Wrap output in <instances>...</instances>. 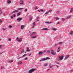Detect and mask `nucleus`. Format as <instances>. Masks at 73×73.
Returning a JSON list of instances; mask_svg holds the SVG:
<instances>
[{"label":"nucleus","instance_id":"obj_1","mask_svg":"<svg viewBox=\"0 0 73 73\" xmlns=\"http://www.w3.org/2000/svg\"><path fill=\"white\" fill-rule=\"evenodd\" d=\"M47 60H50V58L49 57H47L46 58H44L42 59L41 60H40V62H41V61H44Z\"/></svg>","mask_w":73,"mask_h":73},{"label":"nucleus","instance_id":"obj_26","mask_svg":"<svg viewBox=\"0 0 73 73\" xmlns=\"http://www.w3.org/2000/svg\"><path fill=\"white\" fill-rule=\"evenodd\" d=\"M27 52H30V50H29V48L27 47Z\"/></svg>","mask_w":73,"mask_h":73},{"label":"nucleus","instance_id":"obj_12","mask_svg":"<svg viewBox=\"0 0 73 73\" xmlns=\"http://www.w3.org/2000/svg\"><path fill=\"white\" fill-rule=\"evenodd\" d=\"M43 53V52H39L38 53V55L39 56H41V55H42V54Z\"/></svg>","mask_w":73,"mask_h":73},{"label":"nucleus","instance_id":"obj_4","mask_svg":"<svg viewBox=\"0 0 73 73\" xmlns=\"http://www.w3.org/2000/svg\"><path fill=\"white\" fill-rule=\"evenodd\" d=\"M51 53L53 56H54V55L56 54V53L54 52V51L53 50H52L51 52Z\"/></svg>","mask_w":73,"mask_h":73},{"label":"nucleus","instance_id":"obj_44","mask_svg":"<svg viewBox=\"0 0 73 73\" xmlns=\"http://www.w3.org/2000/svg\"><path fill=\"white\" fill-rule=\"evenodd\" d=\"M28 9H26L25 10V12H27V11Z\"/></svg>","mask_w":73,"mask_h":73},{"label":"nucleus","instance_id":"obj_51","mask_svg":"<svg viewBox=\"0 0 73 73\" xmlns=\"http://www.w3.org/2000/svg\"><path fill=\"white\" fill-rule=\"evenodd\" d=\"M57 24L58 25L60 24V22H58Z\"/></svg>","mask_w":73,"mask_h":73},{"label":"nucleus","instance_id":"obj_62","mask_svg":"<svg viewBox=\"0 0 73 73\" xmlns=\"http://www.w3.org/2000/svg\"><path fill=\"white\" fill-rule=\"evenodd\" d=\"M39 21L38 20H37L36 21V22L38 21Z\"/></svg>","mask_w":73,"mask_h":73},{"label":"nucleus","instance_id":"obj_31","mask_svg":"<svg viewBox=\"0 0 73 73\" xmlns=\"http://www.w3.org/2000/svg\"><path fill=\"white\" fill-rule=\"evenodd\" d=\"M9 28H12V26L10 25L9 26Z\"/></svg>","mask_w":73,"mask_h":73},{"label":"nucleus","instance_id":"obj_21","mask_svg":"<svg viewBox=\"0 0 73 73\" xmlns=\"http://www.w3.org/2000/svg\"><path fill=\"white\" fill-rule=\"evenodd\" d=\"M70 35H73V31H70Z\"/></svg>","mask_w":73,"mask_h":73},{"label":"nucleus","instance_id":"obj_10","mask_svg":"<svg viewBox=\"0 0 73 73\" xmlns=\"http://www.w3.org/2000/svg\"><path fill=\"white\" fill-rule=\"evenodd\" d=\"M38 36V35H35L34 36H31V38H36Z\"/></svg>","mask_w":73,"mask_h":73},{"label":"nucleus","instance_id":"obj_42","mask_svg":"<svg viewBox=\"0 0 73 73\" xmlns=\"http://www.w3.org/2000/svg\"><path fill=\"white\" fill-rule=\"evenodd\" d=\"M52 11V10H50L48 12H51Z\"/></svg>","mask_w":73,"mask_h":73},{"label":"nucleus","instance_id":"obj_23","mask_svg":"<svg viewBox=\"0 0 73 73\" xmlns=\"http://www.w3.org/2000/svg\"><path fill=\"white\" fill-rule=\"evenodd\" d=\"M48 63H46L44 64V66H48Z\"/></svg>","mask_w":73,"mask_h":73},{"label":"nucleus","instance_id":"obj_52","mask_svg":"<svg viewBox=\"0 0 73 73\" xmlns=\"http://www.w3.org/2000/svg\"><path fill=\"white\" fill-rule=\"evenodd\" d=\"M38 19H39V18H38V17H37L36 18V19L37 20H38Z\"/></svg>","mask_w":73,"mask_h":73},{"label":"nucleus","instance_id":"obj_58","mask_svg":"<svg viewBox=\"0 0 73 73\" xmlns=\"http://www.w3.org/2000/svg\"><path fill=\"white\" fill-rule=\"evenodd\" d=\"M60 51V50H58L57 51V52H59V51Z\"/></svg>","mask_w":73,"mask_h":73},{"label":"nucleus","instance_id":"obj_22","mask_svg":"<svg viewBox=\"0 0 73 73\" xmlns=\"http://www.w3.org/2000/svg\"><path fill=\"white\" fill-rule=\"evenodd\" d=\"M3 13V11L1 10V9H0V14L1 15V13Z\"/></svg>","mask_w":73,"mask_h":73},{"label":"nucleus","instance_id":"obj_18","mask_svg":"<svg viewBox=\"0 0 73 73\" xmlns=\"http://www.w3.org/2000/svg\"><path fill=\"white\" fill-rule=\"evenodd\" d=\"M36 34V32H34L33 33H32V34H31V36H33V35H35Z\"/></svg>","mask_w":73,"mask_h":73},{"label":"nucleus","instance_id":"obj_39","mask_svg":"<svg viewBox=\"0 0 73 73\" xmlns=\"http://www.w3.org/2000/svg\"><path fill=\"white\" fill-rule=\"evenodd\" d=\"M13 17H16V15H15V14H13Z\"/></svg>","mask_w":73,"mask_h":73},{"label":"nucleus","instance_id":"obj_57","mask_svg":"<svg viewBox=\"0 0 73 73\" xmlns=\"http://www.w3.org/2000/svg\"><path fill=\"white\" fill-rule=\"evenodd\" d=\"M70 72H73V70H71Z\"/></svg>","mask_w":73,"mask_h":73},{"label":"nucleus","instance_id":"obj_59","mask_svg":"<svg viewBox=\"0 0 73 73\" xmlns=\"http://www.w3.org/2000/svg\"><path fill=\"white\" fill-rule=\"evenodd\" d=\"M20 57L18 58V60H19V59H20Z\"/></svg>","mask_w":73,"mask_h":73},{"label":"nucleus","instance_id":"obj_49","mask_svg":"<svg viewBox=\"0 0 73 73\" xmlns=\"http://www.w3.org/2000/svg\"><path fill=\"white\" fill-rule=\"evenodd\" d=\"M60 49V47H59L58 48V50H59Z\"/></svg>","mask_w":73,"mask_h":73},{"label":"nucleus","instance_id":"obj_24","mask_svg":"<svg viewBox=\"0 0 73 73\" xmlns=\"http://www.w3.org/2000/svg\"><path fill=\"white\" fill-rule=\"evenodd\" d=\"M20 15L21 14L20 13H18L17 15V16H20Z\"/></svg>","mask_w":73,"mask_h":73},{"label":"nucleus","instance_id":"obj_38","mask_svg":"<svg viewBox=\"0 0 73 73\" xmlns=\"http://www.w3.org/2000/svg\"><path fill=\"white\" fill-rule=\"evenodd\" d=\"M35 9H38V8H37V7L36 6L35 7Z\"/></svg>","mask_w":73,"mask_h":73},{"label":"nucleus","instance_id":"obj_45","mask_svg":"<svg viewBox=\"0 0 73 73\" xmlns=\"http://www.w3.org/2000/svg\"><path fill=\"white\" fill-rule=\"evenodd\" d=\"M40 11H42V12H44V10L42 9H40Z\"/></svg>","mask_w":73,"mask_h":73},{"label":"nucleus","instance_id":"obj_28","mask_svg":"<svg viewBox=\"0 0 73 73\" xmlns=\"http://www.w3.org/2000/svg\"><path fill=\"white\" fill-rule=\"evenodd\" d=\"M50 69L52 68V67H53V65H52L51 66L50 64Z\"/></svg>","mask_w":73,"mask_h":73},{"label":"nucleus","instance_id":"obj_34","mask_svg":"<svg viewBox=\"0 0 73 73\" xmlns=\"http://www.w3.org/2000/svg\"><path fill=\"white\" fill-rule=\"evenodd\" d=\"M62 43V42H59L58 44H59V45H61V44Z\"/></svg>","mask_w":73,"mask_h":73},{"label":"nucleus","instance_id":"obj_19","mask_svg":"<svg viewBox=\"0 0 73 73\" xmlns=\"http://www.w3.org/2000/svg\"><path fill=\"white\" fill-rule=\"evenodd\" d=\"M52 22H45V23H46V24H51V23H52Z\"/></svg>","mask_w":73,"mask_h":73},{"label":"nucleus","instance_id":"obj_47","mask_svg":"<svg viewBox=\"0 0 73 73\" xmlns=\"http://www.w3.org/2000/svg\"><path fill=\"white\" fill-rule=\"evenodd\" d=\"M50 51H49V50L47 51V52H48V53H50Z\"/></svg>","mask_w":73,"mask_h":73},{"label":"nucleus","instance_id":"obj_32","mask_svg":"<svg viewBox=\"0 0 73 73\" xmlns=\"http://www.w3.org/2000/svg\"><path fill=\"white\" fill-rule=\"evenodd\" d=\"M32 17H30L29 20H30V21H32Z\"/></svg>","mask_w":73,"mask_h":73},{"label":"nucleus","instance_id":"obj_29","mask_svg":"<svg viewBox=\"0 0 73 73\" xmlns=\"http://www.w3.org/2000/svg\"><path fill=\"white\" fill-rule=\"evenodd\" d=\"M13 62V60H9V62L10 63V62Z\"/></svg>","mask_w":73,"mask_h":73},{"label":"nucleus","instance_id":"obj_54","mask_svg":"<svg viewBox=\"0 0 73 73\" xmlns=\"http://www.w3.org/2000/svg\"><path fill=\"white\" fill-rule=\"evenodd\" d=\"M13 16H11V19H13Z\"/></svg>","mask_w":73,"mask_h":73},{"label":"nucleus","instance_id":"obj_61","mask_svg":"<svg viewBox=\"0 0 73 73\" xmlns=\"http://www.w3.org/2000/svg\"><path fill=\"white\" fill-rule=\"evenodd\" d=\"M57 66V68L58 67V66Z\"/></svg>","mask_w":73,"mask_h":73},{"label":"nucleus","instance_id":"obj_56","mask_svg":"<svg viewBox=\"0 0 73 73\" xmlns=\"http://www.w3.org/2000/svg\"><path fill=\"white\" fill-rule=\"evenodd\" d=\"M3 52L2 53H1L0 54H0H2V53H3Z\"/></svg>","mask_w":73,"mask_h":73},{"label":"nucleus","instance_id":"obj_40","mask_svg":"<svg viewBox=\"0 0 73 73\" xmlns=\"http://www.w3.org/2000/svg\"><path fill=\"white\" fill-rule=\"evenodd\" d=\"M2 30H3V31H5V29L4 28H3L2 29Z\"/></svg>","mask_w":73,"mask_h":73},{"label":"nucleus","instance_id":"obj_3","mask_svg":"<svg viewBox=\"0 0 73 73\" xmlns=\"http://www.w3.org/2000/svg\"><path fill=\"white\" fill-rule=\"evenodd\" d=\"M35 69H33L29 70L28 72L29 73H33L35 70Z\"/></svg>","mask_w":73,"mask_h":73},{"label":"nucleus","instance_id":"obj_20","mask_svg":"<svg viewBox=\"0 0 73 73\" xmlns=\"http://www.w3.org/2000/svg\"><path fill=\"white\" fill-rule=\"evenodd\" d=\"M71 17V16L69 15L68 17L66 18V19H69Z\"/></svg>","mask_w":73,"mask_h":73},{"label":"nucleus","instance_id":"obj_30","mask_svg":"<svg viewBox=\"0 0 73 73\" xmlns=\"http://www.w3.org/2000/svg\"><path fill=\"white\" fill-rule=\"evenodd\" d=\"M18 10H22V9H23V8H18Z\"/></svg>","mask_w":73,"mask_h":73},{"label":"nucleus","instance_id":"obj_55","mask_svg":"<svg viewBox=\"0 0 73 73\" xmlns=\"http://www.w3.org/2000/svg\"><path fill=\"white\" fill-rule=\"evenodd\" d=\"M1 22H2V21L1 20H0V23H1Z\"/></svg>","mask_w":73,"mask_h":73},{"label":"nucleus","instance_id":"obj_11","mask_svg":"<svg viewBox=\"0 0 73 73\" xmlns=\"http://www.w3.org/2000/svg\"><path fill=\"white\" fill-rule=\"evenodd\" d=\"M70 56V55H67L65 57V58L64 59V60H66V59H67L68 58H69V57Z\"/></svg>","mask_w":73,"mask_h":73},{"label":"nucleus","instance_id":"obj_35","mask_svg":"<svg viewBox=\"0 0 73 73\" xmlns=\"http://www.w3.org/2000/svg\"><path fill=\"white\" fill-rule=\"evenodd\" d=\"M62 21H65V19L64 18H62Z\"/></svg>","mask_w":73,"mask_h":73},{"label":"nucleus","instance_id":"obj_46","mask_svg":"<svg viewBox=\"0 0 73 73\" xmlns=\"http://www.w3.org/2000/svg\"><path fill=\"white\" fill-rule=\"evenodd\" d=\"M31 56V54L30 53L29 54V56Z\"/></svg>","mask_w":73,"mask_h":73},{"label":"nucleus","instance_id":"obj_5","mask_svg":"<svg viewBox=\"0 0 73 73\" xmlns=\"http://www.w3.org/2000/svg\"><path fill=\"white\" fill-rule=\"evenodd\" d=\"M58 57V58L59 60H63V58H64V56H59Z\"/></svg>","mask_w":73,"mask_h":73},{"label":"nucleus","instance_id":"obj_60","mask_svg":"<svg viewBox=\"0 0 73 73\" xmlns=\"http://www.w3.org/2000/svg\"><path fill=\"white\" fill-rule=\"evenodd\" d=\"M38 12H40V11L38 10Z\"/></svg>","mask_w":73,"mask_h":73},{"label":"nucleus","instance_id":"obj_64","mask_svg":"<svg viewBox=\"0 0 73 73\" xmlns=\"http://www.w3.org/2000/svg\"><path fill=\"white\" fill-rule=\"evenodd\" d=\"M48 70H49V69H48L47 70V71H48Z\"/></svg>","mask_w":73,"mask_h":73},{"label":"nucleus","instance_id":"obj_15","mask_svg":"<svg viewBox=\"0 0 73 73\" xmlns=\"http://www.w3.org/2000/svg\"><path fill=\"white\" fill-rule=\"evenodd\" d=\"M22 62L21 61H19L18 62V65H21Z\"/></svg>","mask_w":73,"mask_h":73},{"label":"nucleus","instance_id":"obj_53","mask_svg":"<svg viewBox=\"0 0 73 73\" xmlns=\"http://www.w3.org/2000/svg\"><path fill=\"white\" fill-rule=\"evenodd\" d=\"M23 56H21L19 57V58H23Z\"/></svg>","mask_w":73,"mask_h":73},{"label":"nucleus","instance_id":"obj_14","mask_svg":"<svg viewBox=\"0 0 73 73\" xmlns=\"http://www.w3.org/2000/svg\"><path fill=\"white\" fill-rule=\"evenodd\" d=\"M25 27V26L24 25H22L21 26V28L22 29H23Z\"/></svg>","mask_w":73,"mask_h":73},{"label":"nucleus","instance_id":"obj_2","mask_svg":"<svg viewBox=\"0 0 73 73\" xmlns=\"http://www.w3.org/2000/svg\"><path fill=\"white\" fill-rule=\"evenodd\" d=\"M22 38H19V37H17V40L18 42H21L22 41Z\"/></svg>","mask_w":73,"mask_h":73},{"label":"nucleus","instance_id":"obj_37","mask_svg":"<svg viewBox=\"0 0 73 73\" xmlns=\"http://www.w3.org/2000/svg\"><path fill=\"white\" fill-rule=\"evenodd\" d=\"M4 68V67L3 66H1V69H3Z\"/></svg>","mask_w":73,"mask_h":73},{"label":"nucleus","instance_id":"obj_27","mask_svg":"<svg viewBox=\"0 0 73 73\" xmlns=\"http://www.w3.org/2000/svg\"><path fill=\"white\" fill-rule=\"evenodd\" d=\"M23 52H24V51L23 50H22L21 52V54H22V53H23Z\"/></svg>","mask_w":73,"mask_h":73},{"label":"nucleus","instance_id":"obj_50","mask_svg":"<svg viewBox=\"0 0 73 73\" xmlns=\"http://www.w3.org/2000/svg\"><path fill=\"white\" fill-rule=\"evenodd\" d=\"M56 20H58V18H57V17H56Z\"/></svg>","mask_w":73,"mask_h":73},{"label":"nucleus","instance_id":"obj_41","mask_svg":"<svg viewBox=\"0 0 73 73\" xmlns=\"http://www.w3.org/2000/svg\"><path fill=\"white\" fill-rule=\"evenodd\" d=\"M27 59H28V58H27V57H26L25 58V60H27Z\"/></svg>","mask_w":73,"mask_h":73},{"label":"nucleus","instance_id":"obj_17","mask_svg":"<svg viewBox=\"0 0 73 73\" xmlns=\"http://www.w3.org/2000/svg\"><path fill=\"white\" fill-rule=\"evenodd\" d=\"M7 3L8 4H11V1L10 0H7Z\"/></svg>","mask_w":73,"mask_h":73},{"label":"nucleus","instance_id":"obj_63","mask_svg":"<svg viewBox=\"0 0 73 73\" xmlns=\"http://www.w3.org/2000/svg\"><path fill=\"white\" fill-rule=\"evenodd\" d=\"M1 45H0V48H1Z\"/></svg>","mask_w":73,"mask_h":73},{"label":"nucleus","instance_id":"obj_9","mask_svg":"<svg viewBox=\"0 0 73 73\" xmlns=\"http://www.w3.org/2000/svg\"><path fill=\"white\" fill-rule=\"evenodd\" d=\"M20 2L21 3H20V4H21L22 5L24 4V1H23V0H21L20 1Z\"/></svg>","mask_w":73,"mask_h":73},{"label":"nucleus","instance_id":"obj_48","mask_svg":"<svg viewBox=\"0 0 73 73\" xmlns=\"http://www.w3.org/2000/svg\"><path fill=\"white\" fill-rule=\"evenodd\" d=\"M58 45V44H55V46H57V45Z\"/></svg>","mask_w":73,"mask_h":73},{"label":"nucleus","instance_id":"obj_25","mask_svg":"<svg viewBox=\"0 0 73 73\" xmlns=\"http://www.w3.org/2000/svg\"><path fill=\"white\" fill-rule=\"evenodd\" d=\"M52 30H53V31H55L57 30V29L55 28H52Z\"/></svg>","mask_w":73,"mask_h":73},{"label":"nucleus","instance_id":"obj_33","mask_svg":"<svg viewBox=\"0 0 73 73\" xmlns=\"http://www.w3.org/2000/svg\"><path fill=\"white\" fill-rule=\"evenodd\" d=\"M27 55V54H25L23 56V57H25V56H26Z\"/></svg>","mask_w":73,"mask_h":73},{"label":"nucleus","instance_id":"obj_13","mask_svg":"<svg viewBox=\"0 0 73 73\" xmlns=\"http://www.w3.org/2000/svg\"><path fill=\"white\" fill-rule=\"evenodd\" d=\"M35 23L36 22H35L33 23V28H35V26L36 25Z\"/></svg>","mask_w":73,"mask_h":73},{"label":"nucleus","instance_id":"obj_8","mask_svg":"<svg viewBox=\"0 0 73 73\" xmlns=\"http://www.w3.org/2000/svg\"><path fill=\"white\" fill-rule=\"evenodd\" d=\"M23 20V18H19L17 19V21H21Z\"/></svg>","mask_w":73,"mask_h":73},{"label":"nucleus","instance_id":"obj_43","mask_svg":"<svg viewBox=\"0 0 73 73\" xmlns=\"http://www.w3.org/2000/svg\"><path fill=\"white\" fill-rule=\"evenodd\" d=\"M9 41H11V38H9Z\"/></svg>","mask_w":73,"mask_h":73},{"label":"nucleus","instance_id":"obj_16","mask_svg":"<svg viewBox=\"0 0 73 73\" xmlns=\"http://www.w3.org/2000/svg\"><path fill=\"white\" fill-rule=\"evenodd\" d=\"M73 8H72L71 9L70 11V13H72V12H73Z\"/></svg>","mask_w":73,"mask_h":73},{"label":"nucleus","instance_id":"obj_36","mask_svg":"<svg viewBox=\"0 0 73 73\" xmlns=\"http://www.w3.org/2000/svg\"><path fill=\"white\" fill-rule=\"evenodd\" d=\"M44 15H48V12L44 14Z\"/></svg>","mask_w":73,"mask_h":73},{"label":"nucleus","instance_id":"obj_6","mask_svg":"<svg viewBox=\"0 0 73 73\" xmlns=\"http://www.w3.org/2000/svg\"><path fill=\"white\" fill-rule=\"evenodd\" d=\"M19 12V10H15V11H13L12 13H11L10 14L11 15H12V14L13 13H17Z\"/></svg>","mask_w":73,"mask_h":73},{"label":"nucleus","instance_id":"obj_7","mask_svg":"<svg viewBox=\"0 0 73 73\" xmlns=\"http://www.w3.org/2000/svg\"><path fill=\"white\" fill-rule=\"evenodd\" d=\"M49 29L47 28H43L41 29V31H48Z\"/></svg>","mask_w":73,"mask_h":73}]
</instances>
